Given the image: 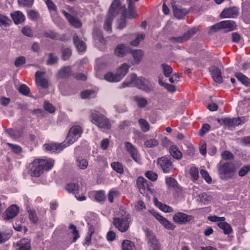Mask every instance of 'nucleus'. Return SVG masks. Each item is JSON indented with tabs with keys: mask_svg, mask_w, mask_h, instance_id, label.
Listing matches in <instances>:
<instances>
[{
	"mask_svg": "<svg viewBox=\"0 0 250 250\" xmlns=\"http://www.w3.org/2000/svg\"><path fill=\"white\" fill-rule=\"evenodd\" d=\"M158 83L160 85L164 87L168 92L172 93L176 90L174 85L163 82L160 78H159Z\"/></svg>",
	"mask_w": 250,
	"mask_h": 250,
	"instance_id": "f704fd0d",
	"label": "nucleus"
},
{
	"mask_svg": "<svg viewBox=\"0 0 250 250\" xmlns=\"http://www.w3.org/2000/svg\"><path fill=\"white\" fill-rule=\"evenodd\" d=\"M30 220L34 224H36L38 221V218L36 212L34 210L29 209L28 210Z\"/></svg>",
	"mask_w": 250,
	"mask_h": 250,
	"instance_id": "09e8293b",
	"label": "nucleus"
},
{
	"mask_svg": "<svg viewBox=\"0 0 250 250\" xmlns=\"http://www.w3.org/2000/svg\"><path fill=\"white\" fill-rule=\"evenodd\" d=\"M120 5L119 0H114L111 3L104 23V28L106 30H111L113 20L119 13Z\"/></svg>",
	"mask_w": 250,
	"mask_h": 250,
	"instance_id": "20e7f679",
	"label": "nucleus"
},
{
	"mask_svg": "<svg viewBox=\"0 0 250 250\" xmlns=\"http://www.w3.org/2000/svg\"><path fill=\"white\" fill-rule=\"evenodd\" d=\"M7 145L11 148L12 150L17 154H19L21 151V148L20 146L13 145L11 143H7Z\"/></svg>",
	"mask_w": 250,
	"mask_h": 250,
	"instance_id": "052dcab7",
	"label": "nucleus"
},
{
	"mask_svg": "<svg viewBox=\"0 0 250 250\" xmlns=\"http://www.w3.org/2000/svg\"><path fill=\"white\" fill-rule=\"evenodd\" d=\"M83 133L82 128L79 126H73L69 130L65 142L67 145H70L75 142L79 137H81Z\"/></svg>",
	"mask_w": 250,
	"mask_h": 250,
	"instance_id": "6e6552de",
	"label": "nucleus"
},
{
	"mask_svg": "<svg viewBox=\"0 0 250 250\" xmlns=\"http://www.w3.org/2000/svg\"><path fill=\"white\" fill-rule=\"evenodd\" d=\"M220 24L222 29H224L225 32L234 30L237 26L235 22L231 20L222 21L220 22Z\"/></svg>",
	"mask_w": 250,
	"mask_h": 250,
	"instance_id": "aec40b11",
	"label": "nucleus"
},
{
	"mask_svg": "<svg viewBox=\"0 0 250 250\" xmlns=\"http://www.w3.org/2000/svg\"><path fill=\"white\" fill-rule=\"evenodd\" d=\"M218 174L222 180H227L231 178L236 171L235 165L232 162H225L217 166Z\"/></svg>",
	"mask_w": 250,
	"mask_h": 250,
	"instance_id": "7ed1b4c3",
	"label": "nucleus"
},
{
	"mask_svg": "<svg viewBox=\"0 0 250 250\" xmlns=\"http://www.w3.org/2000/svg\"><path fill=\"white\" fill-rule=\"evenodd\" d=\"M73 41L77 50L80 52H83L86 49V45L84 42L80 40L76 34H74L73 37Z\"/></svg>",
	"mask_w": 250,
	"mask_h": 250,
	"instance_id": "4be33fe9",
	"label": "nucleus"
},
{
	"mask_svg": "<svg viewBox=\"0 0 250 250\" xmlns=\"http://www.w3.org/2000/svg\"><path fill=\"white\" fill-rule=\"evenodd\" d=\"M189 173L194 180H197L199 176L198 169L196 167H192L190 168Z\"/></svg>",
	"mask_w": 250,
	"mask_h": 250,
	"instance_id": "e2e57ef3",
	"label": "nucleus"
},
{
	"mask_svg": "<svg viewBox=\"0 0 250 250\" xmlns=\"http://www.w3.org/2000/svg\"><path fill=\"white\" fill-rule=\"evenodd\" d=\"M235 76L245 85L247 86L250 85V79L242 73L237 72L235 73Z\"/></svg>",
	"mask_w": 250,
	"mask_h": 250,
	"instance_id": "2f4dec72",
	"label": "nucleus"
},
{
	"mask_svg": "<svg viewBox=\"0 0 250 250\" xmlns=\"http://www.w3.org/2000/svg\"><path fill=\"white\" fill-rule=\"evenodd\" d=\"M28 16L32 20H37L39 18V15L35 10H31L28 13Z\"/></svg>",
	"mask_w": 250,
	"mask_h": 250,
	"instance_id": "774afa93",
	"label": "nucleus"
},
{
	"mask_svg": "<svg viewBox=\"0 0 250 250\" xmlns=\"http://www.w3.org/2000/svg\"><path fill=\"white\" fill-rule=\"evenodd\" d=\"M161 67L163 68L164 75L166 77H170L173 71L172 67L166 63H162Z\"/></svg>",
	"mask_w": 250,
	"mask_h": 250,
	"instance_id": "a19ab883",
	"label": "nucleus"
},
{
	"mask_svg": "<svg viewBox=\"0 0 250 250\" xmlns=\"http://www.w3.org/2000/svg\"><path fill=\"white\" fill-rule=\"evenodd\" d=\"M69 22L76 28H80L82 25L80 20L78 18H75L74 16L70 19Z\"/></svg>",
	"mask_w": 250,
	"mask_h": 250,
	"instance_id": "8fccbe9b",
	"label": "nucleus"
},
{
	"mask_svg": "<svg viewBox=\"0 0 250 250\" xmlns=\"http://www.w3.org/2000/svg\"><path fill=\"white\" fill-rule=\"evenodd\" d=\"M130 51L131 50L129 47L124 44H120L116 47L114 50V53L116 56L119 57H123L127 53L130 52Z\"/></svg>",
	"mask_w": 250,
	"mask_h": 250,
	"instance_id": "a211bd4d",
	"label": "nucleus"
},
{
	"mask_svg": "<svg viewBox=\"0 0 250 250\" xmlns=\"http://www.w3.org/2000/svg\"><path fill=\"white\" fill-rule=\"evenodd\" d=\"M217 226L223 230V232L225 234H229L232 230L231 226L227 222H219L217 223Z\"/></svg>",
	"mask_w": 250,
	"mask_h": 250,
	"instance_id": "7c9ffc66",
	"label": "nucleus"
},
{
	"mask_svg": "<svg viewBox=\"0 0 250 250\" xmlns=\"http://www.w3.org/2000/svg\"><path fill=\"white\" fill-rule=\"evenodd\" d=\"M170 155L172 157L176 160H180L182 157V154L176 146L172 145L170 146L169 149Z\"/></svg>",
	"mask_w": 250,
	"mask_h": 250,
	"instance_id": "c85d7f7f",
	"label": "nucleus"
},
{
	"mask_svg": "<svg viewBox=\"0 0 250 250\" xmlns=\"http://www.w3.org/2000/svg\"><path fill=\"white\" fill-rule=\"evenodd\" d=\"M222 157L224 160H231L234 157L233 154L227 150L224 151L221 154Z\"/></svg>",
	"mask_w": 250,
	"mask_h": 250,
	"instance_id": "69168bd1",
	"label": "nucleus"
},
{
	"mask_svg": "<svg viewBox=\"0 0 250 250\" xmlns=\"http://www.w3.org/2000/svg\"><path fill=\"white\" fill-rule=\"evenodd\" d=\"M129 80L124 82L123 87L129 86L131 84L146 93H149L153 91L154 87L151 82L144 77H138L135 73L129 75Z\"/></svg>",
	"mask_w": 250,
	"mask_h": 250,
	"instance_id": "f257e3e1",
	"label": "nucleus"
},
{
	"mask_svg": "<svg viewBox=\"0 0 250 250\" xmlns=\"http://www.w3.org/2000/svg\"><path fill=\"white\" fill-rule=\"evenodd\" d=\"M88 161L82 157H78L76 158V165L81 169H85L88 166Z\"/></svg>",
	"mask_w": 250,
	"mask_h": 250,
	"instance_id": "c756f323",
	"label": "nucleus"
},
{
	"mask_svg": "<svg viewBox=\"0 0 250 250\" xmlns=\"http://www.w3.org/2000/svg\"><path fill=\"white\" fill-rule=\"evenodd\" d=\"M138 122L143 131L146 132L149 129V124L146 120L140 119Z\"/></svg>",
	"mask_w": 250,
	"mask_h": 250,
	"instance_id": "49530a36",
	"label": "nucleus"
},
{
	"mask_svg": "<svg viewBox=\"0 0 250 250\" xmlns=\"http://www.w3.org/2000/svg\"><path fill=\"white\" fill-rule=\"evenodd\" d=\"M238 8L233 7L230 8L224 9L221 12L220 17L221 18H234L238 15Z\"/></svg>",
	"mask_w": 250,
	"mask_h": 250,
	"instance_id": "dca6fc26",
	"label": "nucleus"
},
{
	"mask_svg": "<svg viewBox=\"0 0 250 250\" xmlns=\"http://www.w3.org/2000/svg\"><path fill=\"white\" fill-rule=\"evenodd\" d=\"M130 219V215L129 214H127L125 218L114 217L113 224L120 231L125 232L129 228Z\"/></svg>",
	"mask_w": 250,
	"mask_h": 250,
	"instance_id": "423d86ee",
	"label": "nucleus"
},
{
	"mask_svg": "<svg viewBox=\"0 0 250 250\" xmlns=\"http://www.w3.org/2000/svg\"><path fill=\"white\" fill-rule=\"evenodd\" d=\"M54 161L45 159H36L29 165L32 176L38 177L43 170H49L53 167Z\"/></svg>",
	"mask_w": 250,
	"mask_h": 250,
	"instance_id": "f03ea898",
	"label": "nucleus"
},
{
	"mask_svg": "<svg viewBox=\"0 0 250 250\" xmlns=\"http://www.w3.org/2000/svg\"><path fill=\"white\" fill-rule=\"evenodd\" d=\"M136 184L141 194L145 193L146 186H147V180L143 177L140 176L137 178Z\"/></svg>",
	"mask_w": 250,
	"mask_h": 250,
	"instance_id": "bb28decb",
	"label": "nucleus"
},
{
	"mask_svg": "<svg viewBox=\"0 0 250 250\" xmlns=\"http://www.w3.org/2000/svg\"><path fill=\"white\" fill-rule=\"evenodd\" d=\"M71 74V67L69 66L62 67L57 73V78L58 79H67Z\"/></svg>",
	"mask_w": 250,
	"mask_h": 250,
	"instance_id": "6ab92c4d",
	"label": "nucleus"
},
{
	"mask_svg": "<svg viewBox=\"0 0 250 250\" xmlns=\"http://www.w3.org/2000/svg\"><path fill=\"white\" fill-rule=\"evenodd\" d=\"M134 100L140 107H145L147 104V100L143 97L135 96L134 97Z\"/></svg>",
	"mask_w": 250,
	"mask_h": 250,
	"instance_id": "c9c22d12",
	"label": "nucleus"
},
{
	"mask_svg": "<svg viewBox=\"0 0 250 250\" xmlns=\"http://www.w3.org/2000/svg\"><path fill=\"white\" fill-rule=\"evenodd\" d=\"M44 109L50 113L55 112V108L54 106L48 101H45L43 104Z\"/></svg>",
	"mask_w": 250,
	"mask_h": 250,
	"instance_id": "de8ad7c7",
	"label": "nucleus"
},
{
	"mask_svg": "<svg viewBox=\"0 0 250 250\" xmlns=\"http://www.w3.org/2000/svg\"><path fill=\"white\" fill-rule=\"evenodd\" d=\"M12 21L7 16L0 14V26L4 27H8L12 24Z\"/></svg>",
	"mask_w": 250,
	"mask_h": 250,
	"instance_id": "72a5a7b5",
	"label": "nucleus"
},
{
	"mask_svg": "<svg viewBox=\"0 0 250 250\" xmlns=\"http://www.w3.org/2000/svg\"><path fill=\"white\" fill-rule=\"evenodd\" d=\"M62 59L63 61L68 60L72 55V50L69 48H62Z\"/></svg>",
	"mask_w": 250,
	"mask_h": 250,
	"instance_id": "4c0bfd02",
	"label": "nucleus"
},
{
	"mask_svg": "<svg viewBox=\"0 0 250 250\" xmlns=\"http://www.w3.org/2000/svg\"><path fill=\"white\" fill-rule=\"evenodd\" d=\"M69 228L70 229H73L72 233L74 235V237L73 238V242H75L76 240L78 239V238H79L80 235L79 234V231L76 229V227L73 224H71L69 226Z\"/></svg>",
	"mask_w": 250,
	"mask_h": 250,
	"instance_id": "bf43d9fd",
	"label": "nucleus"
},
{
	"mask_svg": "<svg viewBox=\"0 0 250 250\" xmlns=\"http://www.w3.org/2000/svg\"><path fill=\"white\" fill-rule=\"evenodd\" d=\"M197 201L200 203H204V204H206L207 202L209 201V199H208V195L205 192L199 194L197 196Z\"/></svg>",
	"mask_w": 250,
	"mask_h": 250,
	"instance_id": "603ef678",
	"label": "nucleus"
},
{
	"mask_svg": "<svg viewBox=\"0 0 250 250\" xmlns=\"http://www.w3.org/2000/svg\"><path fill=\"white\" fill-rule=\"evenodd\" d=\"M192 219V215H187L181 212H178L173 216V221L180 225L186 224Z\"/></svg>",
	"mask_w": 250,
	"mask_h": 250,
	"instance_id": "9b49d317",
	"label": "nucleus"
},
{
	"mask_svg": "<svg viewBox=\"0 0 250 250\" xmlns=\"http://www.w3.org/2000/svg\"><path fill=\"white\" fill-rule=\"evenodd\" d=\"M45 148V150L47 151H49L52 152H57L58 153L61 150H62L64 148H65L68 145L64 141L63 142L60 144H54L51 143L50 144H45L44 145Z\"/></svg>",
	"mask_w": 250,
	"mask_h": 250,
	"instance_id": "f8f14e48",
	"label": "nucleus"
},
{
	"mask_svg": "<svg viewBox=\"0 0 250 250\" xmlns=\"http://www.w3.org/2000/svg\"><path fill=\"white\" fill-rule=\"evenodd\" d=\"M166 183L167 187H172L175 189H179L180 186L177 181L173 178L167 177L166 179Z\"/></svg>",
	"mask_w": 250,
	"mask_h": 250,
	"instance_id": "473e14b6",
	"label": "nucleus"
},
{
	"mask_svg": "<svg viewBox=\"0 0 250 250\" xmlns=\"http://www.w3.org/2000/svg\"><path fill=\"white\" fill-rule=\"evenodd\" d=\"M129 68V66L126 63H124L118 69L116 74L119 81L127 74Z\"/></svg>",
	"mask_w": 250,
	"mask_h": 250,
	"instance_id": "b1692460",
	"label": "nucleus"
},
{
	"mask_svg": "<svg viewBox=\"0 0 250 250\" xmlns=\"http://www.w3.org/2000/svg\"><path fill=\"white\" fill-rule=\"evenodd\" d=\"M94 38L95 40H98V41L102 44L105 43V40L100 31L95 32L94 34Z\"/></svg>",
	"mask_w": 250,
	"mask_h": 250,
	"instance_id": "4d7b16f0",
	"label": "nucleus"
},
{
	"mask_svg": "<svg viewBox=\"0 0 250 250\" xmlns=\"http://www.w3.org/2000/svg\"><path fill=\"white\" fill-rule=\"evenodd\" d=\"M19 211V208L16 205L10 206L2 215L4 220H8L16 217Z\"/></svg>",
	"mask_w": 250,
	"mask_h": 250,
	"instance_id": "ddd939ff",
	"label": "nucleus"
},
{
	"mask_svg": "<svg viewBox=\"0 0 250 250\" xmlns=\"http://www.w3.org/2000/svg\"><path fill=\"white\" fill-rule=\"evenodd\" d=\"M145 176L151 181H155L158 178V175L152 171H146L145 173Z\"/></svg>",
	"mask_w": 250,
	"mask_h": 250,
	"instance_id": "864d4df0",
	"label": "nucleus"
},
{
	"mask_svg": "<svg viewBox=\"0 0 250 250\" xmlns=\"http://www.w3.org/2000/svg\"><path fill=\"white\" fill-rule=\"evenodd\" d=\"M159 144L158 141L155 139H150L145 142V146L148 148H151L157 146Z\"/></svg>",
	"mask_w": 250,
	"mask_h": 250,
	"instance_id": "a18cd8bd",
	"label": "nucleus"
},
{
	"mask_svg": "<svg viewBox=\"0 0 250 250\" xmlns=\"http://www.w3.org/2000/svg\"><path fill=\"white\" fill-rule=\"evenodd\" d=\"M122 248L123 250H135L134 244L128 240L122 242Z\"/></svg>",
	"mask_w": 250,
	"mask_h": 250,
	"instance_id": "e433bc0d",
	"label": "nucleus"
},
{
	"mask_svg": "<svg viewBox=\"0 0 250 250\" xmlns=\"http://www.w3.org/2000/svg\"><path fill=\"white\" fill-rule=\"evenodd\" d=\"M157 163L165 173H168L172 168V162L169 156H164L158 158Z\"/></svg>",
	"mask_w": 250,
	"mask_h": 250,
	"instance_id": "9d476101",
	"label": "nucleus"
},
{
	"mask_svg": "<svg viewBox=\"0 0 250 250\" xmlns=\"http://www.w3.org/2000/svg\"><path fill=\"white\" fill-rule=\"evenodd\" d=\"M59 58L54 55L52 53H50L48 54V59L46 61V64L48 65H53L58 62Z\"/></svg>",
	"mask_w": 250,
	"mask_h": 250,
	"instance_id": "37998d69",
	"label": "nucleus"
},
{
	"mask_svg": "<svg viewBox=\"0 0 250 250\" xmlns=\"http://www.w3.org/2000/svg\"><path fill=\"white\" fill-rule=\"evenodd\" d=\"M18 90L20 93L23 95H27L30 92L29 88L24 84H21Z\"/></svg>",
	"mask_w": 250,
	"mask_h": 250,
	"instance_id": "5fc2aeb1",
	"label": "nucleus"
},
{
	"mask_svg": "<svg viewBox=\"0 0 250 250\" xmlns=\"http://www.w3.org/2000/svg\"><path fill=\"white\" fill-rule=\"evenodd\" d=\"M11 17L16 24H19L25 21V17L20 11H15L11 13Z\"/></svg>",
	"mask_w": 250,
	"mask_h": 250,
	"instance_id": "5701e85b",
	"label": "nucleus"
},
{
	"mask_svg": "<svg viewBox=\"0 0 250 250\" xmlns=\"http://www.w3.org/2000/svg\"><path fill=\"white\" fill-rule=\"evenodd\" d=\"M130 51H131V53L134 58L135 63L138 64L142 59L144 55L143 51L141 49L133 50Z\"/></svg>",
	"mask_w": 250,
	"mask_h": 250,
	"instance_id": "cd10ccee",
	"label": "nucleus"
},
{
	"mask_svg": "<svg viewBox=\"0 0 250 250\" xmlns=\"http://www.w3.org/2000/svg\"><path fill=\"white\" fill-rule=\"evenodd\" d=\"M200 174L202 175V177L208 183L210 184L211 183V178L209 176L208 173L206 170L204 169H201L200 170Z\"/></svg>",
	"mask_w": 250,
	"mask_h": 250,
	"instance_id": "6e6d98bb",
	"label": "nucleus"
},
{
	"mask_svg": "<svg viewBox=\"0 0 250 250\" xmlns=\"http://www.w3.org/2000/svg\"><path fill=\"white\" fill-rule=\"evenodd\" d=\"M145 37V35L144 34H138L136 39L130 42V44L133 46H137L140 42L144 39Z\"/></svg>",
	"mask_w": 250,
	"mask_h": 250,
	"instance_id": "c03bdc74",
	"label": "nucleus"
},
{
	"mask_svg": "<svg viewBox=\"0 0 250 250\" xmlns=\"http://www.w3.org/2000/svg\"><path fill=\"white\" fill-rule=\"evenodd\" d=\"M125 147L127 152L131 155L132 159L136 162H138L139 160L138 157V153L136 148L129 142L125 143Z\"/></svg>",
	"mask_w": 250,
	"mask_h": 250,
	"instance_id": "412c9836",
	"label": "nucleus"
},
{
	"mask_svg": "<svg viewBox=\"0 0 250 250\" xmlns=\"http://www.w3.org/2000/svg\"><path fill=\"white\" fill-rule=\"evenodd\" d=\"M197 27H194L189 29L187 32H185L182 36L179 37H171L169 38L168 40L171 43H182L189 40L198 31Z\"/></svg>",
	"mask_w": 250,
	"mask_h": 250,
	"instance_id": "0eeeda50",
	"label": "nucleus"
},
{
	"mask_svg": "<svg viewBox=\"0 0 250 250\" xmlns=\"http://www.w3.org/2000/svg\"><path fill=\"white\" fill-rule=\"evenodd\" d=\"M208 71L213 80L219 83H223V78L221 70L215 65H212L208 68Z\"/></svg>",
	"mask_w": 250,
	"mask_h": 250,
	"instance_id": "4468645a",
	"label": "nucleus"
},
{
	"mask_svg": "<svg viewBox=\"0 0 250 250\" xmlns=\"http://www.w3.org/2000/svg\"><path fill=\"white\" fill-rule=\"evenodd\" d=\"M149 212L163 226L165 229L168 230H173L175 226L169 221L167 219L156 212L154 210H149Z\"/></svg>",
	"mask_w": 250,
	"mask_h": 250,
	"instance_id": "1a4fd4ad",
	"label": "nucleus"
},
{
	"mask_svg": "<svg viewBox=\"0 0 250 250\" xmlns=\"http://www.w3.org/2000/svg\"><path fill=\"white\" fill-rule=\"evenodd\" d=\"M90 120L92 123L100 128L109 129L111 125L110 122L104 115L97 112L90 115Z\"/></svg>",
	"mask_w": 250,
	"mask_h": 250,
	"instance_id": "39448f33",
	"label": "nucleus"
},
{
	"mask_svg": "<svg viewBox=\"0 0 250 250\" xmlns=\"http://www.w3.org/2000/svg\"><path fill=\"white\" fill-rule=\"evenodd\" d=\"M65 189L68 192L75 194L79 189V185L77 183L67 184Z\"/></svg>",
	"mask_w": 250,
	"mask_h": 250,
	"instance_id": "58836bf2",
	"label": "nucleus"
},
{
	"mask_svg": "<svg viewBox=\"0 0 250 250\" xmlns=\"http://www.w3.org/2000/svg\"><path fill=\"white\" fill-rule=\"evenodd\" d=\"M111 167L113 168L114 170L116 171L117 173L119 174H122L124 172L123 167L120 163L117 162H113L111 164Z\"/></svg>",
	"mask_w": 250,
	"mask_h": 250,
	"instance_id": "79ce46f5",
	"label": "nucleus"
},
{
	"mask_svg": "<svg viewBox=\"0 0 250 250\" xmlns=\"http://www.w3.org/2000/svg\"><path fill=\"white\" fill-rule=\"evenodd\" d=\"M25 58L23 56H20L16 59L15 62V65L16 67H19L21 65L24 64L25 63Z\"/></svg>",
	"mask_w": 250,
	"mask_h": 250,
	"instance_id": "338daca9",
	"label": "nucleus"
},
{
	"mask_svg": "<svg viewBox=\"0 0 250 250\" xmlns=\"http://www.w3.org/2000/svg\"><path fill=\"white\" fill-rule=\"evenodd\" d=\"M105 198L104 193L103 191H97L95 195V199L96 201L101 202L104 200Z\"/></svg>",
	"mask_w": 250,
	"mask_h": 250,
	"instance_id": "0e129e2a",
	"label": "nucleus"
},
{
	"mask_svg": "<svg viewBox=\"0 0 250 250\" xmlns=\"http://www.w3.org/2000/svg\"><path fill=\"white\" fill-rule=\"evenodd\" d=\"M16 245L19 248L16 250H30V241H26L25 239H22L18 242Z\"/></svg>",
	"mask_w": 250,
	"mask_h": 250,
	"instance_id": "a878e982",
	"label": "nucleus"
},
{
	"mask_svg": "<svg viewBox=\"0 0 250 250\" xmlns=\"http://www.w3.org/2000/svg\"><path fill=\"white\" fill-rule=\"evenodd\" d=\"M104 78L107 81L109 82H117L119 80L117 78V74H114L112 72H108L104 76Z\"/></svg>",
	"mask_w": 250,
	"mask_h": 250,
	"instance_id": "ea45409f",
	"label": "nucleus"
},
{
	"mask_svg": "<svg viewBox=\"0 0 250 250\" xmlns=\"http://www.w3.org/2000/svg\"><path fill=\"white\" fill-rule=\"evenodd\" d=\"M210 128V125L208 124H204L203 125L199 131V135L201 136H203L205 133L209 130Z\"/></svg>",
	"mask_w": 250,
	"mask_h": 250,
	"instance_id": "680f3d73",
	"label": "nucleus"
},
{
	"mask_svg": "<svg viewBox=\"0 0 250 250\" xmlns=\"http://www.w3.org/2000/svg\"><path fill=\"white\" fill-rule=\"evenodd\" d=\"M43 36L46 38L55 40L57 38V33L51 30H48L43 32Z\"/></svg>",
	"mask_w": 250,
	"mask_h": 250,
	"instance_id": "3c124183",
	"label": "nucleus"
},
{
	"mask_svg": "<svg viewBox=\"0 0 250 250\" xmlns=\"http://www.w3.org/2000/svg\"><path fill=\"white\" fill-rule=\"evenodd\" d=\"M153 202L156 206L158 207L160 209L165 212L169 213L173 211V208L171 207L159 202L156 197L153 198Z\"/></svg>",
	"mask_w": 250,
	"mask_h": 250,
	"instance_id": "393cba45",
	"label": "nucleus"
},
{
	"mask_svg": "<svg viewBox=\"0 0 250 250\" xmlns=\"http://www.w3.org/2000/svg\"><path fill=\"white\" fill-rule=\"evenodd\" d=\"M128 2V9L125 10L123 13V15L125 18L128 19L134 18L137 16L134 3L132 0H127Z\"/></svg>",
	"mask_w": 250,
	"mask_h": 250,
	"instance_id": "f3484780",
	"label": "nucleus"
},
{
	"mask_svg": "<svg viewBox=\"0 0 250 250\" xmlns=\"http://www.w3.org/2000/svg\"><path fill=\"white\" fill-rule=\"evenodd\" d=\"M250 171V165L244 166L241 168L238 172V175L240 177H243Z\"/></svg>",
	"mask_w": 250,
	"mask_h": 250,
	"instance_id": "13d9d810",
	"label": "nucleus"
},
{
	"mask_svg": "<svg viewBox=\"0 0 250 250\" xmlns=\"http://www.w3.org/2000/svg\"><path fill=\"white\" fill-rule=\"evenodd\" d=\"M176 1L175 0H171L173 14L176 18L178 19H182L188 13V11H186L185 9L179 8L176 5Z\"/></svg>",
	"mask_w": 250,
	"mask_h": 250,
	"instance_id": "2eb2a0df",
	"label": "nucleus"
}]
</instances>
